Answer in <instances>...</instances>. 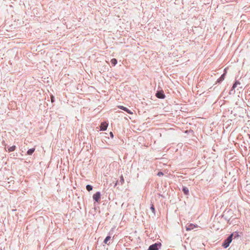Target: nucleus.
Returning a JSON list of instances; mask_svg holds the SVG:
<instances>
[{
	"label": "nucleus",
	"mask_w": 250,
	"mask_h": 250,
	"mask_svg": "<svg viewBox=\"0 0 250 250\" xmlns=\"http://www.w3.org/2000/svg\"><path fill=\"white\" fill-rule=\"evenodd\" d=\"M118 107H119V108H120L121 109H122V110H125V107H124V106H122V105L118 106Z\"/></svg>",
	"instance_id": "obj_18"
},
{
	"label": "nucleus",
	"mask_w": 250,
	"mask_h": 250,
	"mask_svg": "<svg viewBox=\"0 0 250 250\" xmlns=\"http://www.w3.org/2000/svg\"><path fill=\"white\" fill-rule=\"evenodd\" d=\"M240 84V83L239 82L236 81L232 86L231 90H232L233 89L236 88L238 84Z\"/></svg>",
	"instance_id": "obj_13"
},
{
	"label": "nucleus",
	"mask_w": 250,
	"mask_h": 250,
	"mask_svg": "<svg viewBox=\"0 0 250 250\" xmlns=\"http://www.w3.org/2000/svg\"><path fill=\"white\" fill-rule=\"evenodd\" d=\"M124 111H126L127 113H128V114H133V113L132 112H131L130 110L127 109L126 107L125 108V109Z\"/></svg>",
	"instance_id": "obj_17"
},
{
	"label": "nucleus",
	"mask_w": 250,
	"mask_h": 250,
	"mask_svg": "<svg viewBox=\"0 0 250 250\" xmlns=\"http://www.w3.org/2000/svg\"><path fill=\"white\" fill-rule=\"evenodd\" d=\"M150 209L152 211V212H153V214L155 215V208H154L153 205H151V206L150 207Z\"/></svg>",
	"instance_id": "obj_16"
},
{
	"label": "nucleus",
	"mask_w": 250,
	"mask_h": 250,
	"mask_svg": "<svg viewBox=\"0 0 250 250\" xmlns=\"http://www.w3.org/2000/svg\"><path fill=\"white\" fill-rule=\"evenodd\" d=\"M34 151H35V148H32L29 149L27 151V153L28 155H31L34 152Z\"/></svg>",
	"instance_id": "obj_9"
},
{
	"label": "nucleus",
	"mask_w": 250,
	"mask_h": 250,
	"mask_svg": "<svg viewBox=\"0 0 250 250\" xmlns=\"http://www.w3.org/2000/svg\"><path fill=\"white\" fill-rule=\"evenodd\" d=\"M111 62L113 66H115L117 63V61L116 59H112L111 60Z\"/></svg>",
	"instance_id": "obj_10"
},
{
	"label": "nucleus",
	"mask_w": 250,
	"mask_h": 250,
	"mask_svg": "<svg viewBox=\"0 0 250 250\" xmlns=\"http://www.w3.org/2000/svg\"><path fill=\"white\" fill-rule=\"evenodd\" d=\"M156 95L158 98H160V99H164L165 97V95L164 94V92L163 91L162 92H158L156 93Z\"/></svg>",
	"instance_id": "obj_6"
},
{
	"label": "nucleus",
	"mask_w": 250,
	"mask_h": 250,
	"mask_svg": "<svg viewBox=\"0 0 250 250\" xmlns=\"http://www.w3.org/2000/svg\"><path fill=\"white\" fill-rule=\"evenodd\" d=\"M161 244L155 243L149 246L148 250H158V246H160Z\"/></svg>",
	"instance_id": "obj_2"
},
{
	"label": "nucleus",
	"mask_w": 250,
	"mask_h": 250,
	"mask_svg": "<svg viewBox=\"0 0 250 250\" xmlns=\"http://www.w3.org/2000/svg\"><path fill=\"white\" fill-rule=\"evenodd\" d=\"M224 71H225L224 73L222 75V76L220 77V78L219 79H218L217 82L220 83L221 82L223 81L224 80L225 76V75L226 73V69L224 70Z\"/></svg>",
	"instance_id": "obj_7"
},
{
	"label": "nucleus",
	"mask_w": 250,
	"mask_h": 250,
	"mask_svg": "<svg viewBox=\"0 0 250 250\" xmlns=\"http://www.w3.org/2000/svg\"><path fill=\"white\" fill-rule=\"evenodd\" d=\"M86 188L88 191H90L92 190L93 187L91 185H88L86 186Z\"/></svg>",
	"instance_id": "obj_15"
},
{
	"label": "nucleus",
	"mask_w": 250,
	"mask_h": 250,
	"mask_svg": "<svg viewBox=\"0 0 250 250\" xmlns=\"http://www.w3.org/2000/svg\"><path fill=\"white\" fill-rule=\"evenodd\" d=\"M108 124L106 122L102 123L101 125L100 130H105L107 127Z\"/></svg>",
	"instance_id": "obj_5"
},
{
	"label": "nucleus",
	"mask_w": 250,
	"mask_h": 250,
	"mask_svg": "<svg viewBox=\"0 0 250 250\" xmlns=\"http://www.w3.org/2000/svg\"><path fill=\"white\" fill-rule=\"evenodd\" d=\"M51 98V102L53 103L54 102V96H52Z\"/></svg>",
	"instance_id": "obj_20"
},
{
	"label": "nucleus",
	"mask_w": 250,
	"mask_h": 250,
	"mask_svg": "<svg viewBox=\"0 0 250 250\" xmlns=\"http://www.w3.org/2000/svg\"><path fill=\"white\" fill-rule=\"evenodd\" d=\"M110 238H111L110 236H107L104 240V243H105L106 244H108V242L110 239Z\"/></svg>",
	"instance_id": "obj_12"
},
{
	"label": "nucleus",
	"mask_w": 250,
	"mask_h": 250,
	"mask_svg": "<svg viewBox=\"0 0 250 250\" xmlns=\"http://www.w3.org/2000/svg\"><path fill=\"white\" fill-rule=\"evenodd\" d=\"M15 149H16V146H13L10 147L8 148V150L9 152H12V151H14L15 150Z\"/></svg>",
	"instance_id": "obj_11"
},
{
	"label": "nucleus",
	"mask_w": 250,
	"mask_h": 250,
	"mask_svg": "<svg viewBox=\"0 0 250 250\" xmlns=\"http://www.w3.org/2000/svg\"><path fill=\"white\" fill-rule=\"evenodd\" d=\"M164 175L163 173L162 172H159L157 174V175L159 176H163Z\"/></svg>",
	"instance_id": "obj_19"
},
{
	"label": "nucleus",
	"mask_w": 250,
	"mask_h": 250,
	"mask_svg": "<svg viewBox=\"0 0 250 250\" xmlns=\"http://www.w3.org/2000/svg\"><path fill=\"white\" fill-rule=\"evenodd\" d=\"M93 199L96 201L99 202L101 198V193L100 192H97L93 196Z\"/></svg>",
	"instance_id": "obj_3"
},
{
	"label": "nucleus",
	"mask_w": 250,
	"mask_h": 250,
	"mask_svg": "<svg viewBox=\"0 0 250 250\" xmlns=\"http://www.w3.org/2000/svg\"><path fill=\"white\" fill-rule=\"evenodd\" d=\"M183 191L186 195H188L189 193L188 189L187 187L183 188Z\"/></svg>",
	"instance_id": "obj_8"
},
{
	"label": "nucleus",
	"mask_w": 250,
	"mask_h": 250,
	"mask_svg": "<svg viewBox=\"0 0 250 250\" xmlns=\"http://www.w3.org/2000/svg\"><path fill=\"white\" fill-rule=\"evenodd\" d=\"M118 181H116V183L115 184V186H116L117 185Z\"/></svg>",
	"instance_id": "obj_22"
},
{
	"label": "nucleus",
	"mask_w": 250,
	"mask_h": 250,
	"mask_svg": "<svg viewBox=\"0 0 250 250\" xmlns=\"http://www.w3.org/2000/svg\"><path fill=\"white\" fill-rule=\"evenodd\" d=\"M196 227H197V226H196L193 224H187L186 226V230L187 231L191 230L193 229L194 228H196Z\"/></svg>",
	"instance_id": "obj_4"
},
{
	"label": "nucleus",
	"mask_w": 250,
	"mask_h": 250,
	"mask_svg": "<svg viewBox=\"0 0 250 250\" xmlns=\"http://www.w3.org/2000/svg\"><path fill=\"white\" fill-rule=\"evenodd\" d=\"M119 182L121 183L122 185L124 184L125 181L123 175L121 176Z\"/></svg>",
	"instance_id": "obj_14"
},
{
	"label": "nucleus",
	"mask_w": 250,
	"mask_h": 250,
	"mask_svg": "<svg viewBox=\"0 0 250 250\" xmlns=\"http://www.w3.org/2000/svg\"><path fill=\"white\" fill-rule=\"evenodd\" d=\"M110 136L113 138V134L112 132H110Z\"/></svg>",
	"instance_id": "obj_21"
},
{
	"label": "nucleus",
	"mask_w": 250,
	"mask_h": 250,
	"mask_svg": "<svg viewBox=\"0 0 250 250\" xmlns=\"http://www.w3.org/2000/svg\"><path fill=\"white\" fill-rule=\"evenodd\" d=\"M233 234H231L229 236L227 239H226L223 244V246L225 248H228L229 244L231 243L232 241V237Z\"/></svg>",
	"instance_id": "obj_1"
}]
</instances>
